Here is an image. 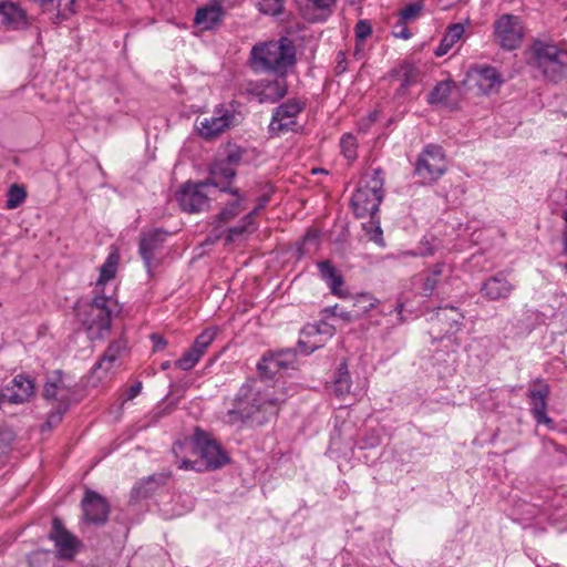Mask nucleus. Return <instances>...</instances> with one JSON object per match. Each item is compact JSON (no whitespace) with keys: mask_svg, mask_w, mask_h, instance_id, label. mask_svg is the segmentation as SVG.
Returning <instances> with one entry per match:
<instances>
[{"mask_svg":"<svg viewBox=\"0 0 567 567\" xmlns=\"http://www.w3.org/2000/svg\"><path fill=\"white\" fill-rule=\"evenodd\" d=\"M197 465H198L197 461L182 460L178 464V467L181 470H186V471H188V470H193V471H197V472L203 471V468Z\"/></svg>","mask_w":567,"mask_h":567,"instance_id":"864d4df0","label":"nucleus"},{"mask_svg":"<svg viewBox=\"0 0 567 567\" xmlns=\"http://www.w3.org/2000/svg\"><path fill=\"white\" fill-rule=\"evenodd\" d=\"M378 299L374 298L371 293L362 292L358 293L352 299V311L353 313H358V319L361 318L364 313L370 311L375 307Z\"/></svg>","mask_w":567,"mask_h":567,"instance_id":"f704fd0d","label":"nucleus"},{"mask_svg":"<svg viewBox=\"0 0 567 567\" xmlns=\"http://www.w3.org/2000/svg\"><path fill=\"white\" fill-rule=\"evenodd\" d=\"M548 395L549 386L542 380H536L535 386L528 391L530 412L537 424L553 425L554 423L547 415Z\"/></svg>","mask_w":567,"mask_h":567,"instance_id":"a211bd4d","label":"nucleus"},{"mask_svg":"<svg viewBox=\"0 0 567 567\" xmlns=\"http://www.w3.org/2000/svg\"><path fill=\"white\" fill-rule=\"evenodd\" d=\"M285 0H258L259 11L268 16H278L282 12Z\"/></svg>","mask_w":567,"mask_h":567,"instance_id":"c03bdc74","label":"nucleus"},{"mask_svg":"<svg viewBox=\"0 0 567 567\" xmlns=\"http://www.w3.org/2000/svg\"><path fill=\"white\" fill-rule=\"evenodd\" d=\"M214 188L206 181L186 182L177 193V200L184 212L195 214L208 210Z\"/></svg>","mask_w":567,"mask_h":567,"instance_id":"6e6552de","label":"nucleus"},{"mask_svg":"<svg viewBox=\"0 0 567 567\" xmlns=\"http://www.w3.org/2000/svg\"><path fill=\"white\" fill-rule=\"evenodd\" d=\"M250 225H252V223H245L243 217L238 225L228 229V239L233 240L235 237L243 235Z\"/></svg>","mask_w":567,"mask_h":567,"instance_id":"603ef678","label":"nucleus"},{"mask_svg":"<svg viewBox=\"0 0 567 567\" xmlns=\"http://www.w3.org/2000/svg\"><path fill=\"white\" fill-rule=\"evenodd\" d=\"M83 519L89 524L104 525L107 522L110 505L99 493L87 489L81 502Z\"/></svg>","mask_w":567,"mask_h":567,"instance_id":"4468645a","label":"nucleus"},{"mask_svg":"<svg viewBox=\"0 0 567 567\" xmlns=\"http://www.w3.org/2000/svg\"><path fill=\"white\" fill-rule=\"evenodd\" d=\"M337 0H305L307 11H312L308 19L312 22H321L332 13Z\"/></svg>","mask_w":567,"mask_h":567,"instance_id":"cd10ccee","label":"nucleus"},{"mask_svg":"<svg viewBox=\"0 0 567 567\" xmlns=\"http://www.w3.org/2000/svg\"><path fill=\"white\" fill-rule=\"evenodd\" d=\"M529 64L536 68L549 82L559 83L567 75V49L543 40H535L529 47Z\"/></svg>","mask_w":567,"mask_h":567,"instance_id":"20e7f679","label":"nucleus"},{"mask_svg":"<svg viewBox=\"0 0 567 567\" xmlns=\"http://www.w3.org/2000/svg\"><path fill=\"white\" fill-rule=\"evenodd\" d=\"M305 103L298 99H289L277 106L269 123V133L280 135L286 132H296V118L305 110Z\"/></svg>","mask_w":567,"mask_h":567,"instance_id":"1a4fd4ad","label":"nucleus"},{"mask_svg":"<svg viewBox=\"0 0 567 567\" xmlns=\"http://www.w3.org/2000/svg\"><path fill=\"white\" fill-rule=\"evenodd\" d=\"M247 154V151L238 145H229L226 148L225 157L221 159L229 165L230 167H234L235 169L237 166H239L245 158V155Z\"/></svg>","mask_w":567,"mask_h":567,"instance_id":"58836bf2","label":"nucleus"},{"mask_svg":"<svg viewBox=\"0 0 567 567\" xmlns=\"http://www.w3.org/2000/svg\"><path fill=\"white\" fill-rule=\"evenodd\" d=\"M340 147L341 153L347 159L353 161L357 158L358 144L357 138L352 134L348 133L342 135L340 140Z\"/></svg>","mask_w":567,"mask_h":567,"instance_id":"79ce46f5","label":"nucleus"},{"mask_svg":"<svg viewBox=\"0 0 567 567\" xmlns=\"http://www.w3.org/2000/svg\"><path fill=\"white\" fill-rule=\"evenodd\" d=\"M370 239L375 241L377 244H380V245L383 244L382 229L379 225H377L372 228Z\"/></svg>","mask_w":567,"mask_h":567,"instance_id":"13d9d810","label":"nucleus"},{"mask_svg":"<svg viewBox=\"0 0 567 567\" xmlns=\"http://www.w3.org/2000/svg\"><path fill=\"white\" fill-rule=\"evenodd\" d=\"M50 538L54 542L62 557H73L76 547V538L65 529L60 518H53Z\"/></svg>","mask_w":567,"mask_h":567,"instance_id":"6ab92c4d","label":"nucleus"},{"mask_svg":"<svg viewBox=\"0 0 567 567\" xmlns=\"http://www.w3.org/2000/svg\"><path fill=\"white\" fill-rule=\"evenodd\" d=\"M172 365V362L171 361H164L162 364H161V369L162 370H168Z\"/></svg>","mask_w":567,"mask_h":567,"instance_id":"680f3d73","label":"nucleus"},{"mask_svg":"<svg viewBox=\"0 0 567 567\" xmlns=\"http://www.w3.org/2000/svg\"><path fill=\"white\" fill-rule=\"evenodd\" d=\"M351 379L346 363H341L338 375L333 381V391L338 396H344L350 392Z\"/></svg>","mask_w":567,"mask_h":567,"instance_id":"c9c22d12","label":"nucleus"},{"mask_svg":"<svg viewBox=\"0 0 567 567\" xmlns=\"http://www.w3.org/2000/svg\"><path fill=\"white\" fill-rule=\"evenodd\" d=\"M452 80H443L436 83L433 90L427 95V103L431 105L443 104L447 101L452 89L454 87Z\"/></svg>","mask_w":567,"mask_h":567,"instance_id":"473e14b6","label":"nucleus"},{"mask_svg":"<svg viewBox=\"0 0 567 567\" xmlns=\"http://www.w3.org/2000/svg\"><path fill=\"white\" fill-rule=\"evenodd\" d=\"M380 171H374L369 185L359 186L351 197V207L358 218L374 217L383 199V182L379 176Z\"/></svg>","mask_w":567,"mask_h":567,"instance_id":"0eeeda50","label":"nucleus"},{"mask_svg":"<svg viewBox=\"0 0 567 567\" xmlns=\"http://www.w3.org/2000/svg\"><path fill=\"white\" fill-rule=\"evenodd\" d=\"M237 125V117L234 111L217 107L209 117L197 118L196 128L204 140H213L226 130Z\"/></svg>","mask_w":567,"mask_h":567,"instance_id":"9b49d317","label":"nucleus"},{"mask_svg":"<svg viewBox=\"0 0 567 567\" xmlns=\"http://www.w3.org/2000/svg\"><path fill=\"white\" fill-rule=\"evenodd\" d=\"M269 199L270 197L267 194L260 196L258 198L257 206L250 213L244 216V221L254 224L255 216L268 204Z\"/></svg>","mask_w":567,"mask_h":567,"instance_id":"3c124183","label":"nucleus"},{"mask_svg":"<svg viewBox=\"0 0 567 567\" xmlns=\"http://www.w3.org/2000/svg\"><path fill=\"white\" fill-rule=\"evenodd\" d=\"M7 391L10 393L7 394L6 399L10 403H24L34 394L33 380L24 374H18L11 380L10 385L7 386Z\"/></svg>","mask_w":567,"mask_h":567,"instance_id":"412c9836","label":"nucleus"},{"mask_svg":"<svg viewBox=\"0 0 567 567\" xmlns=\"http://www.w3.org/2000/svg\"><path fill=\"white\" fill-rule=\"evenodd\" d=\"M126 341L123 338L112 341L101 359L95 363V370H102L105 373L120 365V359L126 352Z\"/></svg>","mask_w":567,"mask_h":567,"instance_id":"5701e85b","label":"nucleus"},{"mask_svg":"<svg viewBox=\"0 0 567 567\" xmlns=\"http://www.w3.org/2000/svg\"><path fill=\"white\" fill-rule=\"evenodd\" d=\"M41 8H48L52 6L55 0H33ZM75 2L76 0H56V9L58 13L55 16L56 22L61 20H65L69 16L75 12Z\"/></svg>","mask_w":567,"mask_h":567,"instance_id":"72a5a7b5","label":"nucleus"},{"mask_svg":"<svg viewBox=\"0 0 567 567\" xmlns=\"http://www.w3.org/2000/svg\"><path fill=\"white\" fill-rule=\"evenodd\" d=\"M439 323L446 326L445 334L455 336L462 328L464 315L453 306L440 307L435 313Z\"/></svg>","mask_w":567,"mask_h":567,"instance_id":"a878e982","label":"nucleus"},{"mask_svg":"<svg viewBox=\"0 0 567 567\" xmlns=\"http://www.w3.org/2000/svg\"><path fill=\"white\" fill-rule=\"evenodd\" d=\"M217 334L215 328L205 329L199 336L196 337L192 348L196 350L202 357L206 349L213 343Z\"/></svg>","mask_w":567,"mask_h":567,"instance_id":"4c0bfd02","label":"nucleus"},{"mask_svg":"<svg viewBox=\"0 0 567 567\" xmlns=\"http://www.w3.org/2000/svg\"><path fill=\"white\" fill-rule=\"evenodd\" d=\"M447 171V161L442 146L427 144L419 154L414 164V174L423 184L437 182Z\"/></svg>","mask_w":567,"mask_h":567,"instance_id":"423d86ee","label":"nucleus"},{"mask_svg":"<svg viewBox=\"0 0 567 567\" xmlns=\"http://www.w3.org/2000/svg\"><path fill=\"white\" fill-rule=\"evenodd\" d=\"M276 361L282 371L295 369L297 362V351L295 349H285L274 352Z\"/></svg>","mask_w":567,"mask_h":567,"instance_id":"a19ab883","label":"nucleus"},{"mask_svg":"<svg viewBox=\"0 0 567 567\" xmlns=\"http://www.w3.org/2000/svg\"><path fill=\"white\" fill-rule=\"evenodd\" d=\"M446 266L444 264H436L434 268L423 278V284L420 288L421 295L430 297L434 293V290L439 287L441 279L445 274Z\"/></svg>","mask_w":567,"mask_h":567,"instance_id":"c756f323","label":"nucleus"},{"mask_svg":"<svg viewBox=\"0 0 567 567\" xmlns=\"http://www.w3.org/2000/svg\"><path fill=\"white\" fill-rule=\"evenodd\" d=\"M326 311L330 312L333 317H339L349 322L358 319V313H353L352 309H343L338 305L327 309Z\"/></svg>","mask_w":567,"mask_h":567,"instance_id":"09e8293b","label":"nucleus"},{"mask_svg":"<svg viewBox=\"0 0 567 567\" xmlns=\"http://www.w3.org/2000/svg\"><path fill=\"white\" fill-rule=\"evenodd\" d=\"M167 478L168 476L165 474L148 476L146 480L141 481L134 486L133 493L137 497L145 498L150 496L158 486L164 485Z\"/></svg>","mask_w":567,"mask_h":567,"instance_id":"7c9ffc66","label":"nucleus"},{"mask_svg":"<svg viewBox=\"0 0 567 567\" xmlns=\"http://www.w3.org/2000/svg\"><path fill=\"white\" fill-rule=\"evenodd\" d=\"M151 339L153 341L154 351H161L167 344V341L163 337H161L158 334H152Z\"/></svg>","mask_w":567,"mask_h":567,"instance_id":"5fc2aeb1","label":"nucleus"},{"mask_svg":"<svg viewBox=\"0 0 567 567\" xmlns=\"http://www.w3.org/2000/svg\"><path fill=\"white\" fill-rule=\"evenodd\" d=\"M372 33V25L368 20H359L354 27L357 43L364 42Z\"/></svg>","mask_w":567,"mask_h":567,"instance_id":"49530a36","label":"nucleus"},{"mask_svg":"<svg viewBox=\"0 0 567 567\" xmlns=\"http://www.w3.org/2000/svg\"><path fill=\"white\" fill-rule=\"evenodd\" d=\"M337 69L339 70V72H344L346 66L342 64V62H339Z\"/></svg>","mask_w":567,"mask_h":567,"instance_id":"e2e57ef3","label":"nucleus"},{"mask_svg":"<svg viewBox=\"0 0 567 567\" xmlns=\"http://www.w3.org/2000/svg\"><path fill=\"white\" fill-rule=\"evenodd\" d=\"M194 446L206 470H217L229 463V457L221 446L199 429H196L194 434Z\"/></svg>","mask_w":567,"mask_h":567,"instance_id":"9d476101","label":"nucleus"},{"mask_svg":"<svg viewBox=\"0 0 567 567\" xmlns=\"http://www.w3.org/2000/svg\"><path fill=\"white\" fill-rule=\"evenodd\" d=\"M142 391V383L141 382H136L135 384H133L132 386H130V389L127 390L126 392V400H133L134 398H136Z\"/></svg>","mask_w":567,"mask_h":567,"instance_id":"4d7b16f0","label":"nucleus"},{"mask_svg":"<svg viewBox=\"0 0 567 567\" xmlns=\"http://www.w3.org/2000/svg\"><path fill=\"white\" fill-rule=\"evenodd\" d=\"M224 13L221 4L218 1H214L208 6L197 9L194 22L204 30H212L220 23Z\"/></svg>","mask_w":567,"mask_h":567,"instance_id":"b1692460","label":"nucleus"},{"mask_svg":"<svg viewBox=\"0 0 567 567\" xmlns=\"http://www.w3.org/2000/svg\"><path fill=\"white\" fill-rule=\"evenodd\" d=\"M295 63V48L275 41L258 43L250 51L249 65L257 73H272L285 80Z\"/></svg>","mask_w":567,"mask_h":567,"instance_id":"7ed1b4c3","label":"nucleus"},{"mask_svg":"<svg viewBox=\"0 0 567 567\" xmlns=\"http://www.w3.org/2000/svg\"><path fill=\"white\" fill-rule=\"evenodd\" d=\"M465 32L464 25L461 23H454L446 29L443 35V40L450 43L452 47L458 42Z\"/></svg>","mask_w":567,"mask_h":567,"instance_id":"a18cd8bd","label":"nucleus"},{"mask_svg":"<svg viewBox=\"0 0 567 567\" xmlns=\"http://www.w3.org/2000/svg\"><path fill=\"white\" fill-rule=\"evenodd\" d=\"M403 308H404V303L396 302V305L394 306L393 310H391L389 312V315H391L392 312L398 313L399 320L402 322L403 321V318H402Z\"/></svg>","mask_w":567,"mask_h":567,"instance_id":"bf43d9fd","label":"nucleus"},{"mask_svg":"<svg viewBox=\"0 0 567 567\" xmlns=\"http://www.w3.org/2000/svg\"><path fill=\"white\" fill-rule=\"evenodd\" d=\"M302 351H303L306 354H310V353L313 351V349H310V350L302 349Z\"/></svg>","mask_w":567,"mask_h":567,"instance_id":"0e129e2a","label":"nucleus"},{"mask_svg":"<svg viewBox=\"0 0 567 567\" xmlns=\"http://www.w3.org/2000/svg\"><path fill=\"white\" fill-rule=\"evenodd\" d=\"M237 171L227 165L223 159L216 158L208 166V177L205 179L210 187L220 193L238 195V188L231 187L230 183L236 177Z\"/></svg>","mask_w":567,"mask_h":567,"instance_id":"2eb2a0df","label":"nucleus"},{"mask_svg":"<svg viewBox=\"0 0 567 567\" xmlns=\"http://www.w3.org/2000/svg\"><path fill=\"white\" fill-rule=\"evenodd\" d=\"M472 76L475 79L476 85L483 94L492 93L494 89L498 87L503 83L498 71L491 65H478L473 68Z\"/></svg>","mask_w":567,"mask_h":567,"instance_id":"4be33fe9","label":"nucleus"},{"mask_svg":"<svg viewBox=\"0 0 567 567\" xmlns=\"http://www.w3.org/2000/svg\"><path fill=\"white\" fill-rule=\"evenodd\" d=\"M167 231L155 228L143 231L140 236L138 252L148 272L157 265L158 255L166 240Z\"/></svg>","mask_w":567,"mask_h":567,"instance_id":"ddd939ff","label":"nucleus"},{"mask_svg":"<svg viewBox=\"0 0 567 567\" xmlns=\"http://www.w3.org/2000/svg\"><path fill=\"white\" fill-rule=\"evenodd\" d=\"M322 326L323 329H320L319 332L331 333L332 327L328 326L327 323H322Z\"/></svg>","mask_w":567,"mask_h":567,"instance_id":"052dcab7","label":"nucleus"},{"mask_svg":"<svg viewBox=\"0 0 567 567\" xmlns=\"http://www.w3.org/2000/svg\"><path fill=\"white\" fill-rule=\"evenodd\" d=\"M392 35L403 40L410 39L412 33L406 27V21L399 19L392 27Z\"/></svg>","mask_w":567,"mask_h":567,"instance_id":"8fccbe9b","label":"nucleus"},{"mask_svg":"<svg viewBox=\"0 0 567 567\" xmlns=\"http://www.w3.org/2000/svg\"><path fill=\"white\" fill-rule=\"evenodd\" d=\"M200 358L202 355L196 350L190 348L178 360H176L174 364L176 368L187 371L194 368Z\"/></svg>","mask_w":567,"mask_h":567,"instance_id":"37998d69","label":"nucleus"},{"mask_svg":"<svg viewBox=\"0 0 567 567\" xmlns=\"http://www.w3.org/2000/svg\"><path fill=\"white\" fill-rule=\"evenodd\" d=\"M298 346H299V347H303V346H305V343H303L302 341H299V342H298Z\"/></svg>","mask_w":567,"mask_h":567,"instance_id":"69168bd1","label":"nucleus"},{"mask_svg":"<svg viewBox=\"0 0 567 567\" xmlns=\"http://www.w3.org/2000/svg\"><path fill=\"white\" fill-rule=\"evenodd\" d=\"M515 289L505 271H499L482 282L480 292L488 301H498L508 299Z\"/></svg>","mask_w":567,"mask_h":567,"instance_id":"f3484780","label":"nucleus"},{"mask_svg":"<svg viewBox=\"0 0 567 567\" xmlns=\"http://www.w3.org/2000/svg\"><path fill=\"white\" fill-rule=\"evenodd\" d=\"M422 9L423 6L419 2L410 3L399 12V19L403 21L414 20L421 13Z\"/></svg>","mask_w":567,"mask_h":567,"instance_id":"de8ad7c7","label":"nucleus"},{"mask_svg":"<svg viewBox=\"0 0 567 567\" xmlns=\"http://www.w3.org/2000/svg\"><path fill=\"white\" fill-rule=\"evenodd\" d=\"M420 72L417 68L409 62H403L399 66L394 68L389 73V78L399 83V87L395 91V97L405 96L409 87L416 84Z\"/></svg>","mask_w":567,"mask_h":567,"instance_id":"aec40b11","label":"nucleus"},{"mask_svg":"<svg viewBox=\"0 0 567 567\" xmlns=\"http://www.w3.org/2000/svg\"><path fill=\"white\" fill-rule=\"evenodd\" d=\"M245 92L259 103H275L286 95L287 85L286 81L282 79L276 81L248 82L245 86Z\"/></svg>","mask_w":567,"mask_h":567,"instance_id":"dca6fc26","label":"nucleus"},{"mask_svg":"<svg viewBox=\"0 0 567 567\" xmlns=\"http://www.w3.org/2000/svg\"><path fill=\"white\" fill-rule=\"evenodd\" d=\"M75 385L74 379L62 370L47 373L42 396L51 405V412L45 422L48 427L56 425L70 409Z\"/></svg>","mask_w":567,"mask_h":567,"instance_id":"f03ea898","label":"nucleus"},{"mask_svg":"<svg viewBox=\"0 0 567 567\" xmlns=\"http://www.w3.org/2000/svg\"><path fill=\"white\" fill-rule=\"evenodd\" d=\"M257 372L259 380H262L264 384L267 381L276 378L275 389L277 390L278 378L282 370L280 369L278 362L276 361V357L274 352H268L261 357V359L257 363Z\"/></svg>","mask_w":567,"mask_h":567,"instance_id":"bb28decb","label":"nucleus"},{"mask_svg":"<svg viewBox=\"0 0 567 567\" xmlns=\"http://www.w3.org/2000/svg\"><path fill=\"white\" fill-rule=\"evenodd\" d=\"M234 196H235V199L231 203H229L228 205H226L218 213V215L216 217L218 226L234 219L244 209L243 203L245 200V195L243 193H240V190L238 189V195H234Z\"/></svg>","mask_w":567,"mask_h":567,"instance_id":"2f4dec72","label":"nucleus"},{"mask_svg":"<svg viewBox=\"0 0 567 567\" xmlns=\"http://www.w3.org/2000/svg\"><path fill=\"white\" fill-rule=\"evenodd\" d=\"M115 299L106 296H95L92 301L79 310V317L91 339L102 338L111 329L112 315L117 311Z\"/></svg>","mask_w":567,"mask_h":567,"instance_id":"39448f33","label":"nucleus"},{"mask_svg":"<svg viewBox=\"0 0 567 567\" xmlns=\"http://www.w3.org/2000/svg\"><path fill=\"white\" fill-rule=\"evenodd\" d=\"M453 47L447 43L445 40H441L439 47L435 49L434 53L436 56L445 55Z\"/></svg>","mask_w":567,"mask_h":567,"instance_id":"6e6d98bb","label":"nucleus"},{"mask_svg":"<svg viewBox=\"0 0 567 567\" xmlns=\"http://www.w3.org/2000/svg\"><path fill=\"white\" fill-rule=\"evenodd\" d=\"M287 398V392L276 391L275 386L264 384L262 380L248 379L236 392L224 422L240 427L265 425L278 414Z\"/></svg>","mask_w":567,"mask_h":567,"instance_id":"f257e3e1","label":"nucleus"},{"mask_svg":"<svg viewBox=\"0 0 567 567\" xmlns=\"http://www.w3.org/2000/svg\"><path fill=\"white\" fill-rule=\"evenodd\" d=\"M117 264H118V254L117 252L110 254L107 256L105 262L100 268V277L97 279V285H103L106 281H109L115 277Z\"/></svg>","mask_w":567,"mask_h":567,"instance_id":"e433bc0d","label":"nucleus"},{"mask_svg":"<svg viewBox=\"0 0 567 567\" xmlns=\"http://www.w3.org/2000/svg\"><path fill=\"white\" fill-rule=\"evenodd\" d=\"M25 197L27 192L22 186L18 184L11 185L7 194V208L14 209L19 207L23 203Z\"/></svg>","mask_w":567,"mask_h":567,"instance_id":"ea45409f","label":"nucleus"},{"mask_svg":"<svg viewBox=\"0 0 567 567\" xmlns=\"http://www.w3.org/2000/svg\"><path fill=\"white\" fill-rule=\"evenodd\" d=\"M523 33L522 21L517 16L503 14L494 23L495 38L505 50L517 49L522 43Z\"/></svg>","mask_w":567,"mask_h":567,"instance_id":"f8f14e48","label":"nucleus"},{"mask_svg":"<svg viewBox=\"0 0 567 567\" xmlns=\"http://www.w3.org/2000/svg\"><path fill=\"white\" fill-rule=\"evenodd\" d=\"M1 22L9 28L17 29L23 23L25 14L24 11L16 3L0 2Z\"/></svg>","mask_w":567,"mask_h":567,"instance_id":"c85d7f7f","label":"nucleus"},{"mask_svg":"<svg viewBox=\"0 0 567 567\" xmlns=\"http://www.w3.org/2000/svg\"><path fill=\"white\" fill-rule=\"evenodd\" d=\"M318 269L332 295L340 298L347 297V292L342 290L344 284L343 277L329 260L318 262Z\"/></svg>","mask_w":567,"mask_h":567,"instance_id":"393cba45","label":"nucleus"}]
</instances>
